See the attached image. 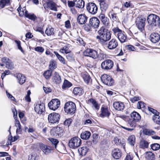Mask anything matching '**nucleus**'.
I'll return each mask as SVG.
<instances>
[{
	"label": "nucleus",
	"instance_id": "obj_47",
	"mask_svg": "<svg viewBox=\"0 0 160 160\" xmlns=\"http://www.w3.org/2000/svg\"><path fill=\"white\" fill-rule=\"evenodd\" d=\"M152 120L156 124H160V117L158 115H154L152 117Z\"/></svg>",
	"mask_w": 160,
	"mask_h": 160
},
{
	"label": "nucleus",
	"instance_id": "obj_49",
	"mask_svg": "<svg viewBox=\"0 0 160 160\" xmlns=\"http://www.w3.org/2000/svg\"><path fill=\"white\" fill-rule=\"evenodd\" d=\"M151 147L153 150L156 151L160 148V146L159 144L155 143L151 144Z\"/></svg>",
	"mask_w": 160,
	"mask_h": 160
},
{
	"label": "nucleus",
	"instance_id": "obj_26",
	"mask_svg": "<svg viewBox=\"0 0 160 160\" xmlns=\"http://www.w3.org/2000/svg\"><path fill=\"white\" fill-rule=\"evenodd\" d=\"M18 81L20 84H23L26 81L25 77L21 73H18L16 75V76Z\"/></svg>",
	"mask_w": 160,
	"mask_h": 160
},
{
	"label": "nucleus",
	"instance_id": "obj_32",
	"mask_svg": "<svg viewBox=\"0 0 160 160\" xmlns=\"http://www.w3.org/2000/svg\"><path fill=\"white\" fill-rule=\"evenodd\" d=\"M101 113L100 114L101 117H108L110 113L108 112V109L107 108L102 107L101 109Z\"/></svg>",
	"mask_w": 160,
	"mask_h": 160
},
{
	"label": "nucleus",
	"instance_id": "obj_58",
	"mask_svg": "<svg viewBox=\"0 0 160 160\" xmlns=\"http://www.w3.org/2000/svg\"><path fill=\"white\" fill-rule=\"evenodd\" d=\"M83 27L84 29L87 32L90 31L91 27H92L89 23L88 24L85 25Z\"/></svg>",
	"mask_w": 160,
	"mask_h": 160
},
{
	"label": "nucleus",
	"instance_id": "obj_31",
	"mask_svg": "<svg viewBox=\"0 0 160 160\" xmlns=\"http://www.w3.org/2000/svg\"><path fill=\"white\" fill-rule=\"evenodd\" d=\"M47 5L48 8L54 11H57V9L56 7V4L52 1H50L47 3Z\"/></svg>",
	"mask_w": 160,
	"mask_h": 160
},
{
	"label": "nucleus",
	"instance_id": "obj_21",
	"mask_svg": "<svg viewBox=\"0 0 160 160\" xmlns=\"http://www.w3.org/2000/svg\"><path fill=\"white\" fill-rule=\"evenodd\" d=\"M87 19V17L85 14H82L78 16V22L80 24H83L86 22Z\"/></svg>",
	"mask_w": 160,
	"mask_h": 160
},
{
	"label": "nucleus",
	"instance_id": "obj_16",
	"mask_svg": "<svg viewBox=\"0 0 160 160\" xmlns=\"http://www.w3.org/2000/svg\"><path fill=\"white\" fill-rule=\"evenodd\" d=\"M34 109L35 112L39 114H42L45 109L44 105L41 102H38L35 104Z\"/></svg>",
	"mask_w": 160,
	"mask_h": 160
},
{
	"label": "nucleus",
	"instance_id": "obj_63",
	"mask_svg": "<svg viewBox=\"0 0 160 160\" xmlns=\"http://www.w3.org/2000/svg\"><path fill=\"white\" fill-rule=\"evenodd\" d=\"M68 5L69 7L72 8L75 5V2L74 1V2L72 1H68Z\"/></svg>",
	"mask_w": 160,
	"mask_h": 160
},
{
	"label": "nucleus",
	"instance_id": "obj_13",
	"mask_svg": "<svg viewBox=\"0 0 160 160\" xmlns=\"http://www.w3.org/2000/svg\"><path fill=\"white\" fill-rule=\"evenodd\" d=\"M60 105V101L57 99H52L48 103V106L49 108L54 111L57 109Z\"/></svg>",
	"mask_w": 160,
	"mask_h": 160
},
{
	"label": "nucleus",
	"instance_id": "obj_56",
	"mask_svg": "<svg viewBox=\"0 0 160 160\" xmlns=\"http://www.w3.org/2000/svg\"><path fill=\"white\" fill-rule=\"evenodd\" d=\"M34 50L35 51L41 53H42L44 51V49L43 48L39 46L35 48Z\"/></svg>",
	"mask_w": 160,
	"mask_h": 160
},
{
	"label": "nucleus",
	"instance_id": "obj_48",
	"mask_svg": "<svg viewBox=\"0 0 160 160\" xmlns=\"http://www.w3.org/2000/svg\"><path fill=\"white\" fill-rule=\"evenodd\" d=\"M144 134L146 135H151L155 133V132L152 130L145 129L143 130Z\"/></svg>",
	"mask_w": 160,
	"mask_h": 160
},
{
	"label": "nucleus",
	"instance_id": "obj_7",
	"mask_svg": "<svg viewBox=\"0 0 160 160\" xmlns=\"http://www.w3.org/2000/svg\"><path fill=\"white\" fill-rule=\"evenodd\" d=\"M83 53L84 56L89 57L94 59H96L98 57L97 52L91 49H87L83 52Z\"/></svg>",
	"mask_w": 160,
	"mask_h": 160
},
{
	"label": "nucleus",
	"instance_id": "obj_6",
	"mask_svg": "<svg viewBox=\"0 0 160 160\" xmlns=\"http://www.w3.org/2000/svg\"><path fill=\"white\" fill-rule=\"evenodd\" d=\"M81 140L79 138L74 137L72 138L69 140L68 145L71 148L76 149L81 145Z\"/></svg>",
	"mask_w": 160,
	"mask_h": 160
},
{
	"label": "nucleus",
	"instance_id": "obj_61",
	"mask_svg": "<svg viewBox=\"0 0 160 160\" xmlns=\"http://www.w3.org/2000/svg\"><path fill=\"white\" fill-rule=\"evenodd\" d=\"M101 21L105 25H107L109 23L108 19L106 17L104 19L102 20Z\"/></svg>",
	"mask_w": 160,
	"mask_h": 160
},
{
	"label": "nucleus",
	"instance_id": "obj_15",
	"mask_svg": "<svg viewBox=\"0 0 160 160\" xmlns=\"http://www.w3.org/2000/svg\"><path fill=\"white\" fill-rule=\"evenodd\" d=\"M39 146L40 148L43 153L46 155H48L52 152L54 147L45 145L42 143H40Z\"/></svg>",
	"mask_w": 160,
	"mask_h": 160
},
{
	"label": "nucleus",
	"instance_id": "obj_46",
	"mask_svg": "<svg viewBox=\"0 0 160 160\" xmlns=\"http://www.w3.org/2000/svg\"><path fill=\"white\" fill-rule=\"evenodd\" d=\"M72 85V83L67 80H65L64 82L62 88L63 89L69 88Z\"/></svg>",
	"mask_w": 160,
	"mask_h": 160
},
{
	"label": "nucleus",
	"instance_id": "obj_50",
	"mask_svg": "<svg viewBox=\"0 0 160 160\" xmlns=\"http://www.w3.org/2000/svg\"><path fill=\"white\" fill-rule=\"evenodd\" d=\"M5 65L7 68L9 69H12L14 68L13 64L10 60Z\"/></svg>",
	"mask_w": 160,
	"mask_h": 160
},
{
	"label": "nucleus",
	"instance_id": "obj_41",
	"mask_svg": "<svg viewBox=\"0 0 160 160\" xmlns=\"http://www.w3.org/2000/svg\"><path fill=\"white\" fill-rule=\"evenodd\" d=\"M59 52L62 53L68 54L71 52L68 46H65L59 50Z\"/></svg>",
	"mask_w": 160,
	"mask_h": 160
},
{
	"label": "nucleus",
	"instance_id": "obj_55",
	"mask_svg": "<svg viewBox=\"0 0 160 160\" xmlns=\"http://www.w3.org/2000/svg\"><path fill=\"white\" fill-rule=\"evenodd\" d=\"M145 103L142 102H138L137 104V107L138 109L143 108L145 107Z\"/></svg>",
	"mask_w": 160,
	"mask_h": 160
},
{
	"label": "nucleus",
	"instance_id": "obj_57",
	"mask_svg": "<svg viewBox=\"0 0 160 160\" xmlns=\"http://www.w3.org/2000/svg\"><path fill=\"white\" fill-rule=\"evenodd\" d=\"M66 57L67 59L69 61L73 60L74 59L73 54L70 52L68 53V54L66 56Z\"/></svg>",
	"mask_w": 160,
	"mask_h": 160
},
{
	"label": "nucleus",
	"instance_id": "obj_53",
	"mask_svg": "<svg viewBox=\"0 0 160 160\" xmlns=\"http://www.w3.org/2000/svg\"><path fill=\"white\" fill-rule=\"evenodd\" d=\"M37 154L35 153H32L28 156V160H36Z\"/></svg>",
	"mask_w": 160,
	"mask_h": 160
},
{
	"label": "nucleus",
	"instance_id": "obj_9",
	"mask_svg": "<svg viewBox=\"0 0 160 160\" xmlns=\"http://www.w3.org/2000/svg\"><path fill=\"white\" fill-rule=\"evenodd\" d=\"M63 131V130L61 127H56L51 129L50 134L52 136L58 138L62 135Z\"/></svg>",
	"mask_w": 160,
	"mask_h": 160
},
{
	"label": "nucleus",
	"instance_id": "obj_34",
	"mask_svg": "<svg viewBox=\"0 0 160 160\" xmlns=\"http://www.w3.org/2000/svg\"><path fill=\"white\" fill-rule=\"evenodd\" d=\"M145 158L147 160H154V155L151 152H147L145 154Z\"/></svg>",
	"mask_w": 160,
	"mask_h": 160
},
{
	"label": "nucleus",
	"instance_id": "obj_40",
	"mask_svg": "<svg viewBox=\"0 0 160 160\" xmlns=\"http://www.w3.org/2000/svg\"><path fill=\"white\" fill-rule=\"evenodd\" d=\"M101 9L102 10H106L108 8V4L106 2V1H103L99 2Z\"/></svg>",
	"mask_w": 160,
	"mask_h": 160
},
{
	"label": "nucleus",
	"instance_id": "obj_5",
	"mask_svg": "<svg viewBox=\"0 0 160 160\" xmlns=\"http://www.w3.org/2000/svg\"><path fill=\"white\" fill-rule=\"evenodd\" d=\"M76 109L75 103L72 102H66L64 107V110L65 112L70 114L75 113Z\"/></svg>",
	"mask_w": 160,
	"mask_h": 160
},
{
	"label": "nucleus",
	"instance_id": "obj_17",
	"mask_svg": "<svg viewBox=\"0 0 160 160\" xmlns=\"http://www.w3.org/2000/svg\"><path fill=\"white\" fill-rule=\"evenodd\" d=\"M90 25L93 28H97L99 27L100 22L98 19L96 17L90 18L89 20Z\"/></svg>",
	"mask_w": 160,
	"mask_h": 160
},
{
	"label": "nucleus",
	"instance_id": "obj_64",
	"mask_svg": "<svg viewBox=\"0 0 160 160\" xmlns=\"http://www.w3.org/2000/svg\"><path fill=\"white\" fill-rule=\"evenodd\" d=\"M127 49L130 51H134L135 48L134 46L132 45H128L126 46Z\"/></svg>",
	"mask_w": 160,
	"mask_h": 160
},
{
	"label": "nucleus",
	"instance_id": "obj_4",
	"mask_svg": "<svg viewBox=\"0 0 160 160\" xmlns=\"http://www.w3.org/2000/svg\"><path fill=\"white\" fill-rule=\"evenodd\" d=\"M114 34L117 36L121 43L125 42L127 39V36L125 32H122L118 27L114 28L112 29Z\"/></svg>",
	"mask_w": 160,
	"mask_h": 160
},
{
	"label": "nucleus",
	"instance_id": "obj_60",
	"mask_svg": "<svg viewBox=\"0 0 160 160\" xmlns=\"http://www.w3.org/2000/svg\"><path fill=\"white\" fill-rule=\"evenodd\" d=\"M72 122V120L70 118H68L64 122V125H68V126Z\"/></svg>",
	"mask_w": 160,
	"mask_h": 160
},
{
	"label": "nucleus",
	"instance_id": "obj_62",
	"mask_svg": "<svg viewBox=\"0 0 160 160\" xmlns=\"http://www.w3.org/2000/svg\"><path fill=\"white\" fill-rule=\"evenodd\" d=\"M12 113H13L14 118V119L15 120L16 119H17L16 118H17V114H18L17 111L16 109L15 108L12 109Z\"/></svg>",
	"mask_w": 160,
	"mask_h": 160
},
{
	"label": "nucleus",
	"instance_id": "obj_18",
	"mask_svg": "<svg viewBox=\"0 0 160 160\" xmlns=\"http://www.w3.org/2000/svg\"><path fill=\"white\" fill-rule=\"evenodd\" d=\"M112 153L113 157L116 159H119L122 155V152L118 148L113 149L112 151Z\"/></svg>",
	"mask_w": 160,
	"mask_h": 160
},
{
	"label": "nucleus",
	"instance_id": "obj_54",
	"mask_svg": "<svg viewBox=\"0 0 160 160\" xmlns=\"http://www.w3.org/2000/svg\"><path fill=\"white\" fill-rule=\"evenodd\" d=\"M15 42L17 44V45L18 47V48L22 52H24V51L23 50L21 46V42L20 41L15 40Z\"/></svg>",
	"mask_w": 160,
	"mask_h": 160
},
{
	"label": "nucleus",
	"instance_id": "obj_14",
	"mask_svg": "<svg viewBox=\"0 0 160 160\" xmlns=\"http://www.w3.org/2000/svg\"><path fill=\"white\" fill-rule=\"evenodd\" d=\"M113 66V62L110 59H107L105 60L101 64V68L102 69L106 70L111 69Z\"/></svg>",
	"mask_w": 160,
	"mask_h": 160
},
{
	"label": "nucleus",
	"instance_id": "obj_52",
	"mask_svg": "<svg viewBox=\"0 0 160 160\" xmlns=\"http://www.w3.org/2000/svg\"><path fill=\"white\" fill-rule=\"evenodd\" d=\"M49 67L50 69H54L56 68V62L53 60H51L50 62Z\"/></svg>",
	"mask_w": 160,
	"mask_h": 160
},
{
	"label": "nucleus",
	"instance_id": "obj_45",
	"mask_svg": "<svg viewBox=\"0 0 160 160\" xmlns=\"http://www.w3.org/2000/svg\"><path fill=\"white\" fill-rule=\"evenodd\" d=\"M48 140L52 143V144L54 145V146H52L54 147V148H56L57 145L59 142L58 140L52 138H48Z\"/></svg>",
	"mask_w": 160,
	"mask_h": 160
},
{
	"label": "nucleus",
	"instance_id": "obj_44",
	"mask_svg": "<svg viewBox=\"0 0 160 160\" xmlns=\"http://www.w3.org/2000/svg\"><path fill=\"white\" fill-rule=\"evenodd\" d=\"M52 71L50 70H48L45 71L43 73V76L47 79L50 78L52 74Z\"/></svg>",
	"mask_w": 160,
	"mask_h": 160
},
{
	"label": "nucleus",
	"instance_id": "obj_3",
	"mask_svg": "<svg viewBox=\"0 0 160 160\" xmlns=\"http://www.w3.org/2000/svg\"><path fill=\"white\" fill-rule=\"evenodd\" d=\"M131 118L128 120V125L131 127L134 128L136 126V122L141 119L140 114L136 112H133L130 114Z\"/></svg>",
	"mask_w": 160,
	"mask_h": 160
},
{
	"label": "nucleus",
	"instance_id": "obj_22",
	"mask_svg": "<svg viewBox=\"0 0 160 160\" xmlns=\"http://www.w3.org/2000/svg\"><path fill=\"white\" fill-rule=\"evenodd\" d=\"M160 39V35L157 33H152L150 36V40L153 43L158 42L159 40Z\"/></svg>",
	"mask_w": 160,
	"mask_h": 160
},
{
	"label": "nucleus",
	"instance_id": "obj_51",
	"mask_svg": "<svg viewBox=\"0 0 160 160\" xmlns=\"http://www.w3.org/2000/svg\"><path fill=\"white\" fill-rule=\"evenodd\" d=\"M9 60L10 59L8 58L5 57H3L2 58V61L3 63L1 64V66H5L9 61Z\"/></svg>",
	"mask_w": 160,
	"mask_h": 160
},
{
	"label": "nucleus",
	"instance_id": "obj_39",
	"mask_svg": "<svg viewBox=\"0 0 160 160\" xmlns=\"http://www.w3.org/2000/svg\"><path fill=\"white\" fill-rule=\"evenodd\" d=\"M88 102L92 104L93 106L97 110L99 109V105L95 100L91 98L89 100Z\"/></svg>",
	"mask_w": 160,
	"mask_h": 160
},
{
	"label": "nucleus",
	"instance_id": "obj_1",
	"mask_svg": "<svg viewBox=\"0 0 160 160\" xmlns=\"http://www.w3.org/2000/svg\"><path fill=\"white\" fill-rule=\"evenodd\" d=\"M98 35L96 36V38L98 42L103 45L107 44V41L111 38V34L107 31L104 27H102L98 31Z\"/></svg>",
	"mask_w": 160,
	"mask_h": 160
},
{
	"label": "nucleus",
	"instance_id": "obj_29",
	"mask_svg": "<svg viewBox=\"0 0 160 160\" xmlns=\"http://www.w3.org/2000/svg\"><path fill=\"white\" fill-rule=\"evenodd\" d=\"M82 76L84 82L88 84L91 81V78L87 72H85L82 74Z\"/></svg>",
	"mask_w": 160,
	"mask_h": 160
},
{
	"label": "nucleus",
	"instance_id": "obj_20",
	"mask_svg": "<svg viewBox=\"0 0 160 160\" xmlns=\"http://www.w3.org/2000/svg\"><path fill=\"white\" fill-rule=\"evenodd\" d=\"M52 80L54 82L57 84H60L62 82L61 77L59 74L56 72H55L53 73Z\"/></svg>",
	"mask_w": 160,
	"mask_h": 160
},
{
	"label": "nucleus",
	"instance_id": "obj_10",
	"mask_svg": "<svg viewBox=\"0 0 160 160\" xmlns=\"http://www.w3.org/2000/svg\"><path fill=\"white\" fill-rule=\"evenodd\" d=\"M146 19L145 18H138L136 21V25L137 28L141 32H143L144 31L145 26V21Z\"/></svg>",
	"mask_w": 160,
	"mask_h": 160
},
{
	"label": "nucleus",
	"instance_id": "obj_42",
	"mask_svg": "<svg viewBox=\"0 0 160 160\" xmlns=\"http://www.w3.org/2000/svg\"><path fill=\"white\" fill-rule=\"evenodd\" d=\"M54 53L56 55L57 58L63 64H65L64 59L63 57L59 54V53L56 51H54Z\"/></svg>",
	"mask_w": 160,
	"mask_h": 160
},
{
	"label": "nucleus",
	"instance_id": "obj_28",
	"mask_svg": "<svg viewBox=\"0 0 160 160\" xmlns=\"http://www.w3.org/2000/svg\"><path fill=\"white\" fill-rule=\"evenodd\" d=\"M15 126L17 128L16 129V132L18 134H21L22 131L21 128V125L19 120L17 119L15 120Z\"/></svg>",
	"mask_w": 160,
	"mask_h": 160
},
{
	"label": "nucleus",
	"instance_id": "obj_59",
	"mask_svg": "<svg viewBox=\"0 0 160 160\" xmlns=\"http://www.w3.org/2000/svg\"><path fill=\"white\" fill-rule=\"evenodd\" d=\"M70 11L74 15H76L78 13L77 9H76L74 7L71 8H70Z\"/></svg>",
	"mask_w": 160,
	"mask_h": 160
},
{
	"label": "nucleus",
	"instance_id": "obj_8",
	"mask_svg": "<svg viewBox=\"0 0 160 160\" xmlns=\"http://www.w3.org/2000/svg\"><path fill=\"white\" fill-rule=\"evenodd\" d=\"M101 79L103 83L108 86H111L114 83V81L112 78L106 74H103L101 77Z\"/></svg>",
	"mask_w": 160,
	"mask_h": 160
},
{
	"label": "nucleus",
	"instance_id": "obj_30",
	"mask_svg": "<svg viewBox=\"0 0 160 160\" xmlns=\"http://www.w3.org/2000/svg\"><path fill=\"white\" fill-rule=\"evenodd\" d=\"M75 6L77 8H82L84 7V2L83 0H74Z\"/></svg>",
	"mask_w": 160,
	"mask_h": 160
},
{
	"label": "nucleus",
	"instance_id": "obj_38",
	"mask_svg": "<svg viewBox=\"0 0 160 160\" xmlns=\"http://www.w3.org/2000/svg\"><path fill=\"white\" fill-rule=\"evenodd\" d=\"M128 143L132 146H134L135 142V137L134 135L130 136L128 139Z\"/></svg>",
	"mask_w": 160,
	"mask_h": 160
},
{
	"label": "nucleus",
	"instance_id": "obj_2",
	"mask_svg": "<svg viewBox=\"0 0 160 160\" xmlns=\"http://www.w3.org/2000/svg\"><path fill=\"white\" fill-rule=\"evenodd\" d=\"M147 21L149 26L152 27H158L160 25V18L156 15L151 14L147 17Z\"/></svg>",
	"mask_w": 160,
	"mask_h": 160
},
{
	"label": "nucleus",
	"instance_id": "obj_19",
	"mask_svg": "<svg viewBox=\"0 0 160 160\" xmlns=\"http://www.w3.org/2000/svg\"><path fill=\"white\" fill-rule=\"evenodd\" d=\"M118 45L117 41L115 39H112L108 42L107 47L110 50L116 48Z\"/></svg>",
	"mask_w": 160,
	"mask_h": 160
},
{
	"label": "nucleus",
	"instance_id": "obj_35",
	"mask_svg": "<svg viewBox=\"0 0 160 160\" xmlns=\"http://www.w3.org/2000/svg\"><path fill=\"white\" fill-rule=\"evenodd\" d=\"M149 143L145 140H142L140 142L139 146L141 148L144 149L148 148Z\"/></svg>",
	"mask_w": 160,
	"mask_h": 160
},
{
	"label": "nucleus",
	"instance_id": "obj_12",
	"mask_svg": "<svg viewBox=\"0 0 160 160\" xmlns=\"http://www.w3.org/2000/svg\"><path fill=\"white\" fill-rule=\"evenodd\" d=\"M87 9L88 12L92 15L96 14L98 11V8L95 4L89 2L87 4Z\"/></svg>",
	"mask_w": 160,
	"mask_h": 160
},
{
	"label": "nucleus",
	"instance_id": "obj_24",
	"mask_svg": "<svg viewBox=\"0 0 160 160\" xmlns=\"http://www.w3.org/2000/svg\"><path fill=\"white\" fill-rule=\"evenodd\" d=\"M113 142L117 145H122L123 149H125V143L123 140H121L118 137H115L114 138Z\"/></svg>",
	"mask_w": 160,
	"mask_h": 160
},
{
	"label": "nucleus",
	"instance_id": "obj_23",
	"mask_svg": "<svg viewBox=\"0 0 160 160\" xmlns=\"http://www.w3.org/2000/svg\"><path fill=\"white\" fill-rule=\"evenodd\" d=\"M113 106L115 109L118 111L123 110L124 107L123 103L119 102H115L113 104Z\"/></svg>",
	"mask_w": 160,
	"mask_h": 160
},
{
	"label": "nucleus",
	"instance_id": "obj_27",
	"mask_svg": "<svg viewBox=\"0 0 160 160\" xmlns=\"http://www.w3.org/2000/svg\"><path fill=\"white\" fill-rule=\"evenodd\" d=\"M91 136V132L88 131H85L82 132L80 135L81 138L84 140L88 139Z\"/></svg>",
	"mask_w": 160,
	"mask_h": 160
},
{
	"label": "nucleus",
	"instance_id": "obj_11",
	"mask_svg": "<svg viewBox=\"0 0 160 160\" xmlns=\"http://www.w3.org/2000/svg\"><path fill=\"white\" fill-rule=\"evenodd\" d=\"M60 117L59 114L53 112L48 115V119L50 123L54 124L58 122Z\"/></svg>",
	"mask_w": 160,
	"mask_h": 160
},
{
	"label": "nucleus",
	"instance_id": "obj_25",
	"mask_svg": "<svg viewBox=\"0 0 160 160\" xmlns=\"http://www.w3.org/2000/svg\"><path fill=\"white\" fill-rule=\"evenodd\" d=\"M88 150L89 149L87 147L83 146L78 148V152L80 156H84L86 155Z\"/></svg>",
	"mask_w": 160,
	"mask_h": 160
},
{
	"label": "nucleus",
	"instance_id": "obj_43",
	"mask_svg": "<svg viewBox=\"0 0 160 160\" xmlns=\"http://www.w3.org/2000/svg\"><path fill=\"white\" fill-rule=\"evenodd\" d=\"M45 33L48 36L53 35L54 34V29L52 28H47L45 31Z\"/></svg>",
	"mask_w": 160,
	"mask_h": 160
},
{
	"label": "nucleus",
	"instance_id": "obj_37",
	"mask_svg": "<svg viewBox=\"0 0 160 160\" xmlns=\"http://www.w3.org/2000/svg\"><path fill=\"white\" fill-rule=\"evenodd\" d=\"M10 0H0V9H2L9 4Z\"/></svg>",
	"mask_w": 160,
	"mask_h": 160
},
{
	"label": "nucleus",
	"instance_id": "obj_33",
	"mask_svg": "<svg viewBox=\"0 0 160 160\" xmlns=\"http://www.w3.org/2000/svg\"><path fill=\"white\" fill-rule=\"evenodd\" d=\"M74 94L75 95L80 96L83 93V91L82 89L80 88L75 87L73 90Z\"/></svg>",
	"mask_w": 160,
	"mask_h": 160
},
{
	"label": "nucleus",
	"instance_id": "obj_36",
	"mask_svg": "<svg viewBox=\"0 0 160 160\" xmlns=\"http://www.w3.org/2000/svg\"><path fill=\"white\" fill-rule=\"evenodd\" d=\"M24 15L25 17L32 20L34 21L37 18L36 16L33 14L29 13L27 11L25 12Z\"/></svg>",
	"mask_w": 160,
	"mask_h": 160
}]
</instances>
